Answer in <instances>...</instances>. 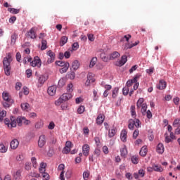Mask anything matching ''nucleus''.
<instances>
[{
	"label": "nucleus",
	"instance_id": "1a4fd4ad",
	"mask_svg": "<svg viewBox=\"0 0 180 180\" xmlns=\"http://www.w3.org/2000/svg\"><path fill=\"white\" fill-rule=\"evenodd\" d=\"M57 92V86H51L48 88V94L51 96H54Z\"/></svg>",
	"mask_w": 180,
	"mask_h": 180
},
{
	"label": "nucleus",
	"instance_id": "3c124183",
	"mask_svg": "<svg viewBox=\"0 0 180 180\" xmlns=\"http://www.w3.org/2000/svg\"><path fill=\"white\" fill-rule=\"evenodd\" d=\"M72 175V171L71 169H68L65 173V177L67 179H70Z\"/></svg>",
	"mask_w": 180,
	"mask_h": 180
},
{
	"label": "nucleus",
	"instance_id": "c03bdc74",
	"mask_svg": "<svg viewBox=\"0 0 180 180\" xmlns=\"http://www.w3.org/2000/svg\"><path fill=\"white\" fill-rule=\"evenodd\" d=\"M31 161H32V167L34 168H37V159H36V158L33 157L31 158Z\"/></svg>",
	"mask_w": 180,
	"mask_h": 180
},
{
	"label": "nucleus",
	"instance_id": "39448f33",
	"mask_svg": "<svg viewBox=\"0 0 180 180\" xmlns=\"http://www.w3.org/2000/svg\"><path fill=\"white\" fill-rule=\"evenodd\" d=\"M32 67H37L40 68L41 67V60L38 56L35 57L34 60L30 63Z\"/></svg>",
	"mask_w": 180,
	"mask_h": 180
},
{
	"label": "nucleus",
	"instance_id": "f704fd0d",
	"mask_svg": "<svg viewBox=\"0 0 180 180\" xmlns=\"http://www.w3.org/2000/svg\"><path fill=\"white\" fill-rule=\"evenodd\" d=\"M98 61V58L96 57L92 58V59L90 61L89 68H92L94 67L95 64H96V62Z\"/></svg>",
	"mask_w": 180,
	"mask_h": 180
},
{
	"label": "nucleus",
	"instance_id": "72a5a7b5",
	"mask_svg": "<svg viewBox=\"0 0 180 180\" xmlns=\"http://www.w3.org/2000/svg\"><path fill=\"white\" fill-rule=\"evenodd\" d=\"M72 68L75 70H78L79 68V62L78 60H75L72 63Z\"/></svg>",
	"mask_w": 180,
	"mask_h": 180
},
{
	"label": "nucleus",
	"instance_id": "ddd939ff",
	"mask_svg": "<svg viewBox=\"0 0 180 180\" xmlns=\"http://www.w3.org/2000/svg\"><path fill=\"white\" fill-rule=\"evenodd\" d=\"M127 63V56L126 55H124L122 56L121 60L118 61V63H117V65L119 67H122L124 65Z\"/></svg>",
	"mask_w": 180,
	"mask_h": 180
},
{
	"label": "nucleus",
	"instance_id": "cd10ccee",
	"mask_svg": "<svg viewBox=\"0 0 180 180\" xmlns=\"http://www.w3.org/2000/svg\"><path fill=\"white\" fill-rule=\"evenodd\" d=\"M115 134H116V128L108 129V137L110 139H112V137H115Z\"/></svg>",
	"mask_w": 180,
	"mask_h": 180
},
{
	"label": "nucleus",
	"instance_id": "774afa93",
	"mask_svg": "<svg viewBox=\"0 0 180 180\" xmlns=\"http://www.w3.org/2000/svg\"><path fill=\"white\" fill-rule=\"evenodd\" d=\"M139 129H136L134 133H133V138L134 139H137V137H139Z\"/></svg>",
	"mask_w": 180,
	"mask_h": 180
},
{
	"label": "nucleus",
	"instance_id": "6ab92c4d",
	"mask_svg": "<svg viewBox=\"0 0 180 180\" xmlns=\"http://www.w3.org/2000/svg\"><path fill=\"white\" fill-rule=\"evenodd\" d=\"M164 145L162 143H159L157 146L156 151L158 154H163L164 153Z\"/></svg>",
	"mask_w": 180,
	"mask_h": 180
},
{
	"label": "nucleus",
	"instance_id": "7ed1b4c3",
	"mask_svg": "<svg viewBox=\"0 0 180 180\" xmlns=\"http://www.w3.org/2000/svg\"><path fill=\"white\" fill-rule=\"evenodd\" d=\"M46 163L41 162L40 164L39 171L40 174H42V177L44 178V180H50V175L46 173Z\"/></svg>",
	"mask_w": 180,
	"mask_h": 180
},
{
	"label": "nucleus",
	"instance_id": "20e7f679",
	"mask_svg": "<svg viewBox=\"0 0 180 180\" xmlns=\"http://www.w3.org/2000/svg\"><path fill=\"white\" fill-rule=\"evenodd\" d=\"M46 143H47L46 135H41L38 140V146L39 148H43V146H46Z\"/></svg>",
	"mask_w": 180,
	"mask_h": 180
},
{
	"label": "nucleus",
	"instance_id": "f3484780",
	"mask_svg": "<svg viewBox=\"0 0 180 180\" xmlns=\"http://www.w3.org/2000/svg\"><path fill=\"white\" fill-rule=\"evenodd\" d=\"M121 140L124 143H126L127 141V131L126 129H123L121 132Z\"/></svg>",
	"mask_w": 180,
	"mask_h": 180
},
{
	"label": "nucleus",
	"instance_id": "37998d69",
	"mask_svg": "<svg viewBox=\"0 0 180 180\" xmlns=\"http://www.w3.org/2000/svg\"><path fill=\"white\" fill-rule=\"evenodd\" d=\"M13 103V102H9V101H4L3 102V106L4 108H11V106H12V104Z\"/></svg>",
	"mask_w": 180,
	"mask_h": 180
},
{
	"label": "nucleus",
	"instance_id": "4d7b16f0",
	"mask_svg": "<svg viewBox=\"0 0 180 180\" xmlns=\"http://www.w3.org/2000/svg\"><path fill=\"white\" fill-rule=\"evenodd\" d=\"M165 143H171V141H172V139H171L170 136H168V134H165Z\"/></svg>",
	"mask_w": 180,
	"mask_h": 180
},
{
	"label": "nucleus",
	"instance_id": "79ce46f5",
	"mask_svg": "<svg viewBox=\"0 0 180 180\" xmlns=\"http://www.w3.org/2000/svg\"><path fill=\"white\" fill-rule=\"evenodd\" d=\"M8 151V148L4 145V143L0 144V153H6Z\"/></svg>",
	"mask_w": 180,
	"mask_h": 180
},
{
	"label": "nucleus",
	"instance_id": "c756f323",
	"mask_svg": "<svg viewBox=\"0 0 180 180\" xmlns=\"http://www.w3.org/2000/svg\"><path fill=\"white\" fill-rule=\"evenodd\" d=\"M46 81H47V77H46L45 75H41L39 78L38 82L41 85H43V84H44V82H46Z\"/></svg>",
	"mask_w": 180,
	"mask_h": 180
},
{
	"label": "nucleus",
	"instance_id": "69168bd1",
	"mask_svg": "<svg viewBox=\"0 0 180 180\" xmlns=\"http://www.w3.org/2000/svg\"><path fill=\"white\" fill-rule=\"evenodd\" d=\"M83 178L84 180H88V178H89V173L88 172H84Z\"/></svg>",
	"mask_w": 180,
	"mask_h": 180
},
{
	"label": "nucleus",
	"instance_id": "6e6552de",
	"mask_svg": "<svg viewBox=\"0 0 180 180\" xmlns=\"http://www.w3.org/2000/svg\"><path fill=\"white\" fill-rule=\"evenodd\" d=\"M90 150H91V148L89 147V145H88V144L83 145V146H82L83 155H84V157H88V155H89Z\"/></svg>",
	"mask_w": 180,
	"mask_h": 180
},
{
	"label": "nucleus",
	"instance_id": "9d476101",
	"mask_svg": "<svg viewBox=\"0 0 180 180\" xmlns=\"http://www.w3.org/2000/svg\"><path fill=\"white\" fill-rule=\"evenodd\" d=\"M3 99L4 101H8V102H13V99H12V97L11 95H9V93L6 91H4L2 94Z\"/></svg>",
	"mask_w": 180,
	"mask_h": 180
},
{
	"label": "nucleus",
	"instance_id": "e433bc0d",
	"mask_svg": "<svg viewBox=\"0 0 180 180\" xmlns=\"http://www.w3.org/2000/svg\"><path fill=\"white\" fill-rule=\"evenodd\" d=\"M24 168L26 171H30V169H32V163H30V162H25Z\"/></svg>",
	"mask_w": 180,
	"mask_h": 180
},
{
	"label": "nucleus",
	"instance_id": "423d86ee",
	"mask_svg": "<svg viewBox=\"0 0 180 180\" xmlns=\"http://www.w3.org/2000/svg\"><path fill=\"white\" fill-rule=\"evenodd\" d=\"M36 27H32L27 32V37H30V39H36V32H37Z\"/></svg>",
	"mask_w": 180,
	"mask_h": 180
},
{
	"label": "nucleus",
	"instance_id": "0e129e2a",
	"mask_svg": "<svg viewBox=\"0 0 180 180\" xmlns=\"http://www.w3.org/2000/svg\"><path fill=\"white\" fill-rule=\"evenodd\" d=\"M73 86H74L72 85V83L69 84L68 85V87H67L68 91V92H72V91H73V89H72Z\"/></svg>",
	"mask_w": 180,
	"mask_h": 180
},
{
	"label": "nucleus",
	"instance_id": "ea45409f",
	"mask_svg": "<svg viewBox=\"0 0 180 180\" xmlns=\"http://www.w3.org/2000/svg\"><path fill=\"white\" fill-rule=\"evenodd\" d=\"M133 47H136L134 44L127 43L125 44L124 50H129V49H133Z\"/></svg>",
	"mask_w": 180,
	"mask_h": 180
},
{
	"label": "nucleus",
	"instance_id": "a211bd4d",
	"mask_svg": "<svg viewBox=\"0 0 180 180\" xmlns=\"http://www.w3.org/2000/svg\"><path fill=\"white\" fill-rule=\"evenodd\" d=\"M104 120H105V115L100 114L97 117L96 122L97 124H102V123H103Z\"/></svg>",
	"mask_w": 180,
	"mask_h": 180
},
{
	"label": "nucleus",
	"instance_id": "8fccbe9b",
	"mask_svg": "<svg viewBox=\"0 0 180 180\" xmlns=\"http://www.w3.org/2000/svg\"><path fill=\"white\" fill-rule=\"evenodd\" d=\"M87 79L91 82H95V78H94V75H92V73H89L87 75Z\"/></svg>",
	"mask_w": 180,
	"mask_h": 180
},
{
	"label": "nucleus",
	"instance_id": "338daca9",
	"mask_svg": "<svg viewBox=\"0 0 180 180\" xmlns=\"http://www.w3.org/2000/svg\"><path fill=\"white\" fill-rule=\"evenodd\" d=\"M11 118H10V120L8 118H6L4 120V123H5V124H6V126H8V127H11Z\"/></svg>",
	"mask_w": 180,
	"mask_h": 180
},
{
	"label": "nucleus",
	"instance_id": "f03ea898",
	"mask_svg": "<svg viewBox=\"0 0 180 180\" xmlns=\"http://www.w3.org/2000/svg\"><path fill=\"white\" fill-rule=\"evenodd\" d=\"M11 63H12V56H11V53H6V56L3 60L4 72L7 75V77H9V75H11Z\"/></svg>",
	"mask_w": 180,
	"mask_h": 180
},
{
	"label": "nucleus",
	"instance_id": "c9c22d12",
	"mask_svg": "<svg viewBox=\"0 0 180 180\" xmlns=\"http://www.w3.org/2000/svg\"><path fill=\"white\" fill-rule=\"evenodd\" d=\"M29 108H30V105H29V103H21V108L22 109V110L27 111Z\"/></svg>",
	"mask_w": 180,
	"mask_h": 180
},
{
	"label": "nucleus",
	"instance_id": "412c9836",
	"mask_svg": "<svg viewBox=\"0 0 180 180\" xmlns=\"http://www.w3.org/2000/svg\"><path fill=\"white\" fill-rule=\"evenodd\" d=\"M18 34L16 32H14L11 35V46H15V43H16V40H18Z\"/></svg>",
	"mask_w": 180,
	"mask_h": 180
},
{
	"label": "nucleus",
	"instance_id": "2f4dec72",
	"mask_svg": "<svg viewBox=\"0 0 180 180\" xmlns=\"http://www.w3.org/2000/svg\"><path fill=\"white\" fill-rule=\"evenodd\" d=\"M8 11L10 12V13H13V15H16L20 12V10L13 8H8Z\"/></svg>",
	"mask_w": 180,
	"mask_h": 180
},
{
	"label": "nucleus",
	"instance_id": "6e6d98bb",
	"mask_svg": "<svg viewBox=\"0 0 180 180\" xmlns=\"http://www.w3.org/2000/svg\"><path fill=\"white\" fill-rule=\"evenodd\" d=\"M64 85H65V79L62 78L58 81V86L63 87Z\"/></svg>",
	"mask_w": 180,
	"mask_h": 180
},
{
	"label": "nucleus",
	"instance_id": "13d9d810",
	"mask_svg": "<svg viewBox=\"0 0 180 180\" xmlns=\"http://www.w3.org/2000/svg\"><path fill=\"white\" fill-rule=\"evenodd\" d=\"M47 56H49V57H50L51 58H56V55L53 53V52H52L51 50H49L48 52H47Z\"/></svg>",
	"mask_w": 180,
	"mask_h": 180
},
{
	"label": "nucleus",
	"instance_id": "9b49d317",
	"mask_svg": "<svg viewBox=\"0 0 180 180\" xmlns=\"http://www.w3.org/2000/svg\"><path fill=\"white\" fill-rule=\"evenodd\" d=\"M139 78H140V75H136L134 76L133 79L128 80L127 82V87L130 88V86H131V85H133V84H134V82H137V79H139Z\"/></svg>",
	"mask_w": 180,
	"mask_h": 180
},
{
	"label": "nucleus",
	"instance_id": "4468645a",
	"mask_svg": "<svg viewBox=\"0 0 180 180\" xmlns=\"http://www.w3.org/2000/svg\"><path fill=\"white\" fill-rule=\"evenodd\" d=\"M14 180H22V171L18 170L15 172L13 174Z\"/></svg>",
	"mask_w": 180,
	"mask_h": 180
},
{
	"label": "nucleus",
	"instance_id": "a878e982",
	"mask_svg": "<svg viewBox=\"0 0 180 180\" xmlns=\"http://www.w3.org/2000/svg\"><path fill=\"white\" fill-rule=\"evenodd\" d=\"M147 146H143L139 152L141 157H146L147 155Z\"/></svg>",
	"mask_w": 180,
	"mask_h": 180
},
{
	"label": "nucleus",
	"instance_id": "7c9ffc66",
	"mask_svg": "<svg viewBox=\"0 0 180 180\" xmlns=\"http://www.w3.org/2000/svg\"><path fill=\"white\" fill-rule=\"evenodd\" d=\"M141 112L143 116H146V115L147 114V103L142 104Z\"/></svg>",
	"mask_w": 180,
	"mask_h": 180
},
{
	"label": "nucleus",
	"instance_id": "5fc2aeb1",
	"mask_svg": "<svg viewBox=\"0 0 180 180\" xmlns=\"http://www.w3.org/2000/svg\"><path fill=\"white\" fill-rule=\"evenodd\" d=\"M133 164H139V158L136 155L131 157Z\"/></svg>",
	"mask_w": 180,
	"mask_h": 180
},
{
	"label": "nucleus",
	"instance_id": "c85d7f7f",
	"mask_svg": "<svg viewBox=\"0 0 180 180\" xmlns=\"http://www.w3.org/2000/svg\"><path fill=\"white\" fill-rule=\"evenodd\" d=\"M68 41V37L66 36H63L60 41V46H64Z\"/></svg>",
	"mask_w": 180,
	"mask_h": 180
},
{
	"label": "nucleus",
	"instance_id": "0eeeda50",
	"mask_svg": "<svg viewBox=\"0 0 180 180\" xmlns=\"http://www.w3.org/2000/svg\"><path fill=\"white\" fill-rule=\"evenodd\" d=\"M65 168V165H64V164L59 165L58 167V171H62L59 176V179L60 180H65V178L64 177V174H65V172H64Z\"/></svg>",
	"mask_w": 180,
	"mask_h": 180
},
{
	"label": "nucleus",
	"instance_id": "bb28decb",
	"mask_svg": "<svg viewBox=\"0 0 180 180\" xmlns=\"http://www.w3.org/2000/svg\"><path fill=\"white\" fill-rule=\"evenodd\" d=\"M144 105V98H140L136 103L137 109H140Z\"/></svg>",
	"mask_w": 180,
	"mask_h": 180
},
{
	"label": "nucleus",
	"instance_id": "e2e57ef3",
	"mask_svg": "<svg viewBox=\"0 0 180 180\" xmlns=\"http://www.w3.org/2000/svg\"><path fill=\"white\" fill-rule=\"evenodd\" d=\"M129 89L128 87H124L122 89L123 95H129Z\"/></svg>",
	"mask_w": 180,
	"mask_h": 180
},
{
	"label": "nucleus",
	"instance_id": "052dcab7",
	"mask_svg": "<svg viewBox=\"0 0 180 180\" xmlns=\"http://www.w3.org/2000/svg\"><path fill=\"white\" fill-rule=\"evenodd\" d=\"M137 68H139V66L137 65L132 66L129 70L130 74H132V72H134V71H136V70H137Z\"/></svg>",
	"mask_w": 180,
	"mask_h": 180
},
{
	"label": "nucleus",
	"instance_id": "bf43d9fd",
	"mask_svg": "<svg viewBox=\"0 0 180 180\" xmlns=\"http://www.w3.org/2000/svg\"><path fill=\"white\" fill-rule=\"evenodd\" d=\"M141 122L140 121V120L136 119L135 121V127L139 129V127H141Z\"/></svg>",
	"mask_w": 180,
	"mask_h": 180
},
{
	"label": "nucleus",
	"instance_id": "f257e3e1",
	"mask_svg": "<svg viewBox=\"0 0 180 180\" xmlns=\"http://www.w3.org/2000/svg\"><path fill=\"white\" fill-rule=\"evenodd\" d=\"M30 120L26 119L25 117H18L17 119L15 117H11V128L16 127V125L19 127H22V124H25V126H28L30 124Z\"/></svg>",
	"mask_w": 180,
	"mask_h": 180
},
{
	"label": "nucleus",
	"instance_id": "b1692460",
	"mask_svg": "<svg viewBox=\"0 0 180 180\" xmlns=\"http://www.w3.org/2000/svg\"><path fill=\"white\" fill-rule=\"evenodd\" d=\"M121 157H126L127 155V148L126 146H123L122 148H120Z\"/></svg>",
	"mask_w": 180,
	"mask_h": 180
},
{
	"label": "nucleus",
	"instance_id": "de8ad7c7",
	"mask_svg": "<svg viewBox=\"0 0 180 180\" xmlns=\"http://www.w3.org/2000/svg\"><path fill=\"white\" fill-rule=\"evenodd\" d=\"M173 126L174 127H178L180 126V119L179 118H176L174 120V121L173 122Z\"/></svg>",
	"mask_w": 180,
	"mask_h": 180
},
{
	"label": "nucleus",
	"instance_id": "2eb2a0df",
	"mask_svg": "<svg viewBox=\"0 0 180 180\" xmlns=\"http://www.w3.org/2000/svg\"><path fill=\"white\" fill-rule=\"evenodd\" d=\"M158 89L162 91L167 88V82L164 80H160L159 84L157 85Z\"/></svg>",
	"mask_w": 180,
	"mask_h": 180
},
{
	"label": "nucleus",
	"instance_id": "603ef678",
	"mask_svg": "<svg viewBox=\"0 0 180 180\" xmlns=\"http://www.w3.org/2000/svg\"><path fill=\"white\" fill-rule=\"evenodd\" d=\"M44 124L41 121H39L35 124V129H41L43 127Z\"/></svg>",
	"mask_w": 180,
	"mask_h": 180
},
{
	"label": "nucleus",
	"instance_id": "5701e85b",
	"mask_svg": "<svg viewBox=\"0 0 180 180\" xmlns=\"http://www.w3.org/2000/svg\"><path fill=\"white\" fill-rule=\"evenodd\" d=\"M63 67V68L60 69V74H64L65 72H67V71H68V68H70V63L68 62H66V65Z\"/></svg>",
	"mask_w": 180,
	"mask_h": 180
},
{
	"label": "nucleus",
	"instance_id": "473e14b6",
	"mask_svg": "<svg viewBox=\"0 0 180 180\" xmlns=\"http://www.w3.org/2000/svg\"><path fill=\"white\" fill-rule=\"evenodd\" d=\"M130 39H131V36L130 34H127L121 38L120 41H127V43H129V40H130Z\"/></svg>",
	"mask_w": 180,
	"mask_h": 180
},
{
	"label": "nucleus",
	"instance_id": "864d4df0",
	"mask_svg": "<svg viewBox=\"0 0 180 180\" xmlns=\"http://www.w3.org/2000/svg\"><path fill=\"white\" fill-rule=\"evenodd\" d=\"M72 50H74L75 51L76 50H78V49H79V44H78V42H75L72 45Z\"/></svg>",
	"mask_w": 180,
	"mask_h": 180
},
{
	"label": "nucleus",
	"instance_id": "4c0bfd02",
	"mask_svg": "<svg viewBox=\"0 0 180 180\" xmlns=\"http://www.w3.org/2000/svg\"><path fill=\"white\" fill-rule=\"evenodd\" d=\"M46 49H47V41L46 39H42L41 50L44 51L46 50Z\"/></svg>",
	"mask_w": 180,
	"mask_h": 180
},
{
	"label": "nucleus",
	"instance_id": "a18cd8bd",
	"mask_svg": "<svg viewBox=\"0 0 180 180\" xmlns=\"http://www.w3.org/2000/svg\"><path fill=\"white\" fill-rule=\"evenodd\" d=\"M56 65L58 67H65L67 65V62H64L63 60H58L56 62Z\"/></svg>",
	"mask_w": 180,
	"mask_h": 180
},
{
	"label": "nucleus",
	"instance_id": "4be33fe9",
	"mask_svg": "<svg viewBox=\"0 0 180 180\" xmlns=\"http://www.w3.org/2000/svg\"><path fill=\"white\" fill-rule=\"evenodd\" d=\"M153 171H155L156 172H162V171H164V169H162V167L158 165H153Z\"/></svg>",
	"mask_w": 180,
	"mask_h": 180
},
{
	"label": "nucleus",
	"instance_id": "aec40b11",
	"mask_svg": "<svg viewBox=\"0 0 180 180\" xmlns=\"http://www.w3.org/2000/svg\"><path fill=\"white\" fill-rule=\"evenodd\" d=\"M128 128L129 129V130H134V126H136V121H134V120L130 119L128 121Z\"/></svg>",
	"mask_w": 180,
	"mask_h": 180
},
{
	"label": "nucleus",
	"instance_id": "f8f14e48",
	"mask_svg": "<svg viewBox=\"0 0 180 180\" xmlns=\"http://www.w3.org/2000/svg\"><path fill=\"white\" fill-rule=\"evenodd\" d=\"M10 147L12 150H16L19 147V141L18 139H13L10 143Z\"/></svg>",
	"mask_w": 180,
	"mask_h": 180
},
{
	"label": "nucleus",
	"instance_id": "393cba45",
	"mask_svg": "<svg viewBox=\"0 0 180 180\" xmlns=\"http://www.w3.org/2000/svg\"><path fill=\"white\" fill-rule=\"evenodd\" d=\"M120 57V53L117 51H114L110 56V60H116V58Z\"/></svg>",
	"mask_w": 180,
	"mask_h": 180
},
{
	"label": "nucleus",
	"instance_id": "a19ab883",
	"mask_svg": "<svg viewBox=\"0 0 180 180\" xmlns=\"http://www.w3.org/2000/svg\"><path fill=\"white\" fill-rule=\"evenodd\" d=\"M119 94V88L118 87H115L113 90H112V96L113 98H116L117 96V94Z\"/></svg>",
	"mask_w": 180,
	"mask_h": 180
},
{
	"label": "nucleus",
	"instance_id": "58836bf2",
	"mask_svg": "<svg viewBox=\"0 0 180 180\" xmlns=\"http://www.w3.org/2000/svg\"><path fill=\"white\" fill-rule=\"evenodd\" d=\"M130 110H131V115L132 117H136V106L135 105H131V108H130Z\"/></svg>",
	"mask_w": 180,
	"mask_h": 180
},
{
	"label": "nucleus",
	"instance_id": "09e8293b",
	"mask_svg": "<svg viewBox=\"0 0 180 180\" xmlns=\"http://www.w3.org/2000/svg\"><path fill=\"white\" fill-rule=\"evenodd\" d=\"M6 116V112L5 110H2L0 112V122L4 121V117Z\"/></svg>",
	"mask_w": 180,
	"mask_h": 180
},
{
	"label": "nucleus",
	"instance_id": "dca6fc26",
	"mask_svg": "<svg viewBox=\"0 0 180 180\" xmlns=\"http://www.w3.org/2000/svg\"><path fill=\"white\" fill-rule=\"evenodd\" d=\"M72 98V95L71 94H63L60 98L63 101L66 102V101H68L69 99H71Z\"/></svg>",
	"mask_w": 180,
	"mask_h": 180
},
{
	"label": "nucleus",
	"instance_id": "49530a36",
	"mask_svg": "<svg viewBox=\"0 0 180 180\" xmlns=\"http://www.w3.org/2000/svg\"><path fill=\"white\" fill-rule=\"evenodd\" d=\"M85 112V107L84 105H80L77 109V112L79 115H82Z\"/></svg>",
	"mask_w": 180,
	"mask_h": 180
},
{
	"label": "nucleus",
	"instance_id": "680f3d73",
	"mask_svg": "<svg viewBox=\"0 0 180 180\" xmlns=\"http://www.w3.org/2000/svg\"><path fill=\"white\" fill-rule=\"evenodd\" d=\"M70 151H71V148H68L67 146H65L63 150V154H68Z\"/></svg>",
	"mask_w": 180,
	"mask_h": 180
}]
</instances>
